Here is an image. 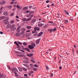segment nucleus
Listing matches in <instances>:
<instances>
[{"label": "nucleus", "mask_w": 78, "mask_h": 78, "mask_svg": "<svg viewBox=\"0 0 78 78\" xmlns=\"http://www.w3.org/2000/svg\"><path fill=\"white\" fill-rule=\"evenodd\" d=\"M10 30L12 31H15L16 30V27H15V25L13 24L10 27Z\"/></svg>", "instance_id": "nucleus-1"}, {"label": "nucleus", "mask_w": 78, "mask_h": 78, "mask_svg": "<svg viewBox=\"0 0 78 78\" xmlns=\"http://www.w3.org/2000/svg\"><path fill=\"white\" fill-rule=\"evenodd\" d=\"M12 72L13 73H14V72H16V70L18 71L16 67L15 68H13L12 69Z\"/></svg>", "instance_id": "nucleus-2"}, {"label": "nucleus", "mask_w": 78, "mask_h": 78, "mask_svg": "<svg viewBox=\"0 0 78 78\" xmlns=\"http://www.w3.org/2000/svg\"><path fill=\"white\" fill-rule=\"evenodd\" d=\"M5 75L3 74H1L0 76V78H5Z\"/></svg>", "instance_id": "nucleus-3"}, {"label": "nucleus", "mask_w": 78, "mask_h": 78, "mask_svg": "<svg viewBox=\"0 0 78 78\" xmlns=\"http://www.w3.org/2000/svg\"><path fill=\"white\" fill-rule=\"evenodd\" d=\"M41 39H37L36 41V44H39V42H40V40Z\"/></svg>", "instance_id": "nucleus-4"}, {"label": "nucleus", "mask_w": 78, "mask_h": 78, "mask_svg": "<svg viewBox=\"0 0 78 78\" xmlns=\"http://www.w3.org/2000/svg\"><path fill=\"white\" fill-rule=\"evenodd\" d=\"M6 19V16H2L0 17V20H3V19Z\"/></svg>", "instance_id": "nucleus-5"}, {"label": "nucleus", "mask_w": 78, "mask_h": 78, "mask_svg": "<svg viewBox=\"0 0 78 78\" xmlns=\"http://www.w3.org/2000/svg\"><path fill=\"white\" fill-rule=\"evenodd\" d=\"M6 3V2L5 1H2L0 2V4L1 5H4V4H5Z\"/></svg>", "instance_id": "nucleus-6"}, {"label": "nucleus", "mask_w": 78, "mask_h": 78, "mask_svg": "<svg viewBox=\"0 0 78 78\" xmlns=\"http://www.w3.org/2000/svg\"><path fill=\"white\" fill-rule=\"evenodd\" d=\"M17 56H19V57H25L26 56V55H17Z\"/></svg>", "instance_id": "nucleus-7"}, {"label": "nucleus", "mask_w": 78, "mask_h": 78, "mask_svg": "<svg viewBox=\"0 0 78 78\" xmlns=\"http://www.w3.org/2000/svg\"><path fill=\"white\" fill-rule=\"evenodd\" d=\"M25 27H26L28 29V30H30L31 28H32V27L31 26H25Z\"/></svg>", "instance_id": "nucleus-8"}, {"label": "nucleus", "mask_w": 78, "mask_h": 78, "mask_svg": "<svg viewBox=\"0 0 78 78\" xmlns=\"http://www.w3.org/2000/svg\"><path fill=\"white\" fill-rule=\"evenodd\" d=\"M27 55L29 57H31V56H33L34 54H33L30 53L29 54H27Z\"/></svg>", "instance_id": "nucleus-9"}, {"label": "nucleus", "mask_w": 78, "mask_h": 78, "mask_svg": "<svg viewBox=\"0 0 78 78\" xmlns=\"http://www.w3.org/2000/svg\"><path fill=\"white\" fill-rule=\"evenodd\" d=\"M21 34L20 33H17L16 34V36L17 37H19L20 36Z\"/></svg>", "instance_id": "nucleus-10"}, {"label": "nucleus", "mask_w": 78, "mask_h": 78, "mask_svg": "<svg viewBox=\"0 0 78 78\" xmlns=\"http://www.w3.org/2000/svg\"><path fill=\"white\" fill-rule=\"evenodd\" d=\"M28 48H29L30 49H33L34 47L32 46L31 45H29L28 46Z\"/></svg>", "instance_id": "nucleus-11"}, {"label": "nucleus", "mask_w": 78, "mask_h": 78, "mask_svg": "<svg viewBox=\"0 0 78 78\" xmlns=\"http://www.w3.org/2000/svg\"><path fill=\"white\" fill-rule=\"evenodd\" d=\"M23 62L24 63H25L26 64H28L29 63V61L27 60H23Z\"/></svg>", "instance_id": "nucleus-12"}, {"label": "nucleus", "mask_w": 78, "mask_h": 78, "mask_svg": "<svg viewBox=\"0 0 78 78\" xmlns=\"http://www.w3.org/2000/svg\"><path fill=\"white\" fill-rule=\"evenodd\" d=\"M3 14L4 16H7L8 14V13L7 12H3Z\"/></svg>", "instance_id": "nucleus-13"}, {"label": "nucleus", "mask_w": 78, "mask_h": 78, "mask_svg": "<svg viewBox=\"0 0 78 78\" xmlns=\"http://www.w3.org/2000/svg\"><path fill=\"white\" fill-rule=\"evenodd\" d=\"M7 8H9V9H11V8H12V5H8L7 6Z\"/></svg>", "instance_id": "nucleus-14"}, {"label": "nucleus", "mask_w": 78, "mask_h": 78, "mask_svg": "<svg viewBox=\"0 0 78 78\" xmlns=\"http://www.w3.org/2000/svg\"><path fill=\"white\" fill-rule=\"evenodd\" d=\"M28 9V8L27 7H25L22 9L23 11H25V10H27Z\"/></svg>", "instance_id": "nucleus-15"}, {"label": "nucleus", "mask_w": 78, "mask_h": 78, "mask_svg": "<svg viewBox=\"0 0 78 78\" xmlns=\"http://www.w3.org/2000/svg\"><path fill=\"white\" fill-rule=\"evenodd\" d=\"M64 23H67L68 22H69V21L68 20H64Z\"/></svg>", "instance_id": "nucleus-16"}, {"label": "nucleus", "mask_w": 78, "mask_h": 78, "mask_svg": "<svg viewBox=\"0 0 78 78\" xmlns=\"http://www.w3.org/2000/svg\"><path fill=\"white\" fill-rule=\"evenodd\" d=\"M25 50H27V51H28V52H29V53H31V51H30L29 50V48H26L25 49Z\"/></svg>", "instance_id": "nucleus-17"}, {"label": "nucleus", "mask_w": 78, "mask_h": 78, "mask_svg": "<svg viewBox=\"0 0 78 78\" xmlns=\"http://www.w3.org/2000/svg\"><path fill=\"white\" fill-rule=\"evenodd\" d=\"M31 45L33 47H35V46H36V44L34 43H33L31 44Z\"/></svg>", "instance_id": "nucleus-18"}, {"label": "nucleus", "mask_w": 78, "mask_h": 78, "mask_svg": "<svg viewBox=\"0 0 78 78\" xmlns=\"http://www.w3.org/2000/svg\"><path fill=\"white\" fill-rule=\"evenodd\" d=\"M53 29H48V31H50V32H51V33L53 31Z\"/></svg>", "instance_id": "nucleus-19"}, {"label": "nucleus", "mask_w": 78, "mask_h": 78, "mask_svg": "<svg viewBox=\"0 0 78 78\" xmlns=\"http://www.w3.org/2000/svg\"><path fill=\"white\" fill-rule=\"evenodd\" d=\"M36 21V20L35 19H33L31 21V22L32 23H34V22Z\"/></svg>", "instance_id": "nucleus-20"}, {"label": "nucleus", "mask_w": 78, "mask_h": 78, "mask_svg": "<svg viewBox=\"0 0 78 78\" xmlns=\"http://www.w3.org/2000/svg\"><path fill=\"white\" fill-rule=\"evenodd\" d=\"M43 34V32H40L39 34L38 35V36H42V35Z\"/></svg>", "instance_id": "nucleus-21"}, {"label": "nucleus", "mask_w": 78, "mask_h": 78, "mask_svg": "<svg viewBox=\"0 0 78 78\" xmlns=\"http://www.w3.org/2000/svg\"><path fill=\"white\" fill-rule=\"evenodd\" d=\"M11 27V25L10 24H8L7 25V26L6 28L8 29L9 28Z\"/></svg>", "instance_id": "nucleus-22"}, {"label": "nucleus", "mask_w": 78, "mask_h": 78, "mask_svg": "<svg viewBox=\"0 0 78 78\" xmlns=\"http://www.w3.org/2000/svg\"><path fill=\"white\" fill-rule=\"evenodd\" d=\"M65 13L67 15H69V12H67L66 10H64Z\"/></svg>", "instance_id": "nucleus-23"}, {"label": "nucleus", "mask_w": 78, "mask_h": 78, "mask_svg": "<svg viewBox=\"0 0 78 78\" xmlns=\"http://www.w3.org/2000/svg\"><path fill=\"white\" fill-rule=\"evenodd\" d=\"M38 27H41L43 26V24L41 23H39L38 25Z\"/></svg>", "instance_id": "nucleus-24"}, {"label": "nucleus", "mask_w": 78, "mask_h": 78, "mask_svg": "<svg viewBox=\"0 0 78 78\" xmlns=\"http://www.w3.org/2000/svg\"><path fill=\"white\" fill-rule=\"evenodd\" d=\"M23 69L24 71H25V72H27V69L24 67H23Z\"/></svg>", "instance_id": "nucleus-25"}, {"label": "nucleus", "mask_w": 78, "mask_h": 78, "mask_svg": "<svg viewBox=\"0 0 78 78\" xmlns=\"http://www.w3.org/2000/svg\"><path fill=\"white\" fill-rule=\"evenodd\" d=\"M20 30H21V31H24L26 30V29L24 28H22L20 29Z\"/></svg>", "instance_id": "nucleus-26"}, {"label": "nucleus", "mask_w": 78, "mask_h": 78, "mask_svg": "<svg viewBox=\"0 0 78 78\" xmlns=\"http://www.w3.org/2000/svg\"><path fill=\"white\" fill-rule=\"evenodd\" d=\"M18 69L20 72H22V69L20 67H18Z\"/></svg>", "instance_id": "nucleus-27"}, {"label": "nucleus", "mask_w": 78, "mask_h": 78, "mask_svg": "<svg viewBox=\"0 0 78 78\" xmlns=\"http://www.w3.org/2000/svg\"><path fill=\"white\" fill-rule=\"evenodd\" d=\"M23 65L25 66V67H28V66H29L27 64H23Z\"/></svg>", "instance_id": "nucleus-28"}, {"label": "nucleus", "mask_w": 78, "mask_h": 78, "mask_svg": "<svg viewBox=\"0 0 78 78\" xmlns=\"http://www.w3.org/2000/svg\"><path fill=\"white\" fill-rule=\"evenodd\" d=\"M33 70L34 71H37V69L35 68H33Z\"/></svg>", "instance_id": "nucleus-29"}, {"label": "nucleus", "mask_w": 78, "mask_h": 78, "mask_svg": "<svg viewBox=\"0 0 78 78\" xmlns=\"http://www.w3.org/2000/svg\"><path fill=\"white\" fill-rule=\"evenodd\" d=\"M14 73L16 76H17V77H18L19 76H18V74H17V73L16 72H15Z\"/></svg>", "instance_id": "nucleus-30"}, {"label": "nucleus", "mask_w": 78, "mask_h": 78, "mask_svg": "<svg viewBox=\"0 0 78 78\" xmlns=\"http://www.w3.org/2000/svg\"><path fill=\"white\" fill-rule=\"evenodd\" d=\"M22 21H27V19L26 18H23L22 19Z\"/></svg>", "instance_id": "nucleus-31"}, {"label": "nucleus", "mask_w": 78, "mask_h": 78, "mask_svg": "<svg viewBox=\"0 0 78 78\" xmlns=\"http://www.w3.org/2000/svg\"><path fill=\"white\" fill-rule=\"evenodd\" d=\"M24 33H25V32L24 31H22L21 32V33H20V34H21V35H22Z\"/></svg>", "instance_id": "nucleus-32"}, {"label": "nucleus", "mask_w": 78, "mask_h": 78, "mask_svg": "<svg viewBox=\"0 0 78 78\" xmlns=\"http://www.w3.org/2000/svg\"><path fill=\"white\" fill-rule=\"evenodd\" d=\"M48 27V24H46L44 25V28H47V27Z\"/></svg>", "instance_id": "nucleus-33"}, {"label": "nucleus", "mask_w": 78, "mask_h": 78, "mask_svg": "<svg viewBox=\"0 0 78 78\" xmlns=\"http://www.w3.org/2000/svg\"><path fill=\"white\" fill-rule=\"evenodd\" d=\"M14 21L13 20H12L10 22V23H14Z\"/></svg>", "instance_id": "nucleus-34"}, {"label": "nucleus", "mask_w": 78, "mask_h": 78, "mask_svg": "<svg viewBox=\"0 0 78 78\" xmlns=\"http://www.w3.org/2000/svg\"><path fill=\"white\" fill-rule=\"evenodd\" d=\"M31 20V18H29L26 20V21H29Z\"/></svg>", "instance_id": "nucleus-35"}, {"label": "nucleus", "mask_w": 78, "mask_h": 78, "mask_svg": "<svg viewBox=\"0 0 78 78\" xmlns=\"http://www.w3.org/2000/svg\"><path fill=\"white\" fill-rule=\"evenodd\" d=\"M31 61L33 63H35V61L34 60H33V59H31Z\"/></svg>", "instance_id": "nucleus-36"}, {"label": "nucleus", "mask_w": 78, "mask_h": 78, "mask_svg": "<svg viewBox=\"0 0 78 78\" xmlns=\"http://www.w3.org/2000/svg\"><path fill=\"white\" fill-rule=\"evenodd\" d=\"M23 44L24 45H26L27 44V43L25 42H24L23 43Z\"/></svg>", "instance_id": "nucleus-37"}, {"label": "nucleus", "mask_w": 78, "mask_h": 78, "mask_svg": "<svg viewBox=\"0 0 78 78\" xmlns=\"http://www.w3.org/2000/svg\"><path fill=\"white\" fill-rule=\"evenodd\" d=\"M30 66L31 67V68H33V65L32 64H30Z\"/></svg>", "instance_id": "nucleus-38"}, {"label": "nucleus", "mask_w": 78, "mask_h": 78, "mask_svg": "<svg viewBox=\"0 0 78 78\" xmlns=\"http://www.w3.org/2000/svg\"><path fill=\"white\" fill-rule=\"evenodd\" d=\"M57 14L58 16H57V17H60V16H59V13H57Z\"/></svg>", "instance_id": "nucleus-39"}, {"label": "nucleus", "mask_w": 78, "mask_h": 78, "mask_svg": "<svg viewBox=\"0 0 78 78\" xmlns=\"http://www.w3.org/2000/svg\"><path fill=\"white\" fill-rule=\"evenodd\" d=\"M21 28V26H20L17 28V30H19Z\"/></svg>", "instance_id": "nucleus-40"}, {"label": "nucleus", "mask_w": 78, "mask_h": 78, "mask_svg": "<svg viewBox=\"0 0 78 78\" xmlns=\"http://www.w3.org/2000/svg\"><path fill=\"white\" fill-rule=\"evenodd\" d=\"M34 31H36V29H37V27H34Z\"/></svg>", "instance_id": "nucleus-41"}, {"label": "nucleus", "mask_w": 78, "mask_h": 78, "mask_svg": "<svg viewBox=\"0 0 78 78\" xmlns=\"http://www.w3.org/2000/svg\"><path fill=\"white\" fill-rule=\"evenodd\" d=\"M16 6L17 8H18V9H19V8H20V6L19 5H16Z\"/></svg>", "instance_id": "nucleus-42"}, {"label": "nucleus", "mask_w": 78, "mask_h": 78, "mask_svg": "<svg viewBox=\"0 0 78 78\" xmlns=\"http://www.w3.org/2000/svg\"><path fill=\"white\" fill-rule=\"evenodd\" d=\"M30 73L32 74V73H34V71H30Z\"/></svg>", "instance_id": "nucleus-43"}, {"label": "nucleus", "mask_w": 78, "mask_h": 78, "mask_svg": "<svg viewBox=\"0 0 78 78\" xmlns=\"http://www.w3.org/2000/svg\"><path fill=\"white\" fill-rule=\"evenodd\" d=\"M4 22H8V20H4Z\"/></svg>", "instance_id": "nucleus-44"}, {"label": "nucleus", "mask_w": 78, "mask_h": 78, "mask_svg": "<svg viewBox=\"0 0 78 78\" xmlns=\"http://www.w3.org/2000/svg\"><path fill=\"white\" fill-rule=\"evenodd\" d=\"M46 70H48V69H49V68H48L47 66H46Z\"/></svg>", "instance_id": "nucleus-45"}, {"label": "nucleus", "mask_w": 78, "mask_h": 78, "mask_svg": "<svg viewBox=\"0 0 78 78\" xmlns=\"http://www.w3.org/2000/svg\"><path fill=\"white\" fill-rule=\"evenodd\" d=\"M48 22L50 23H53V21H48Z\"/></svg>", "instance_id": "nucleus-46"}, {"label": "nucleus", "mask_w": 78, "mask_h": 78, "mask_svg": "<svg viewBox=\"0 0 78 78\" xmlns=\"http://www.w3.org/2000/svg\"><path fill=\"white\" fill-rule=\"evenodd\" d=\"M5 23V24H9V22H4Z\"/></svg>", "instance_id": "nucleus-47"}, {"label": "nucleus", "mask_w": 78, "mask_h": 78, "mask_svg": "<svg viewBox=\"0 0 78 78\" xmlns=\"http://www.w3.org/2000/svg\"><path fill=\"white\" fill-rule=\"evenodd\" d=\"M14 13H12L11 14H10V16H14Z\"/></svg>", "instance_id": "nucleus-48"}, {"label": "nucleus", "mask_w": 78, "mask_h": 78, "mask_svg": "<svg viewBox=\"0 0 78 78\" xmlns=\"http://www.w3.org/2000/svg\"><path fill=\"white\" fill-rule=\"evenodd\" d=\"M34 66L35 67H38V66L37 65H34Z\"/></svg>", "instance_id": "nucleus-49"}, {"label": "nucleus", "mask_w": 78, "mask_h": 78, "mask_svg": "<svg viewBox=\"0 0 78 78\" xmlns=\"http://www.w3.org/2000/svg\"><path fill=\"white\" fill-rule=\"evenodd\" d=\"M56 30H57L56 28H55L54 29H53V31H56Z\"/></svg>", "instance_id": "nucleus-50"}, {"label": "nucleus", "mask_w": 78, "mask_h": 78, "mask_svg": "<svg viewBox=\"0 0 78 78\" xmlns=\"http://www.w3.org/2000/svg\"><path fill=\"white\" fill-rule=\"evenodd\" d=\"M33 8V7H32V6L31 5L29 7V9H31V8Z\"/></svg>", "instance_id": "nucleus-51"}, {"label": "nucleus", "mask_w": 78, "mask_h": 78, "mask_svg": "<svg viewBox=\"0 0 78 78\" xmlns=\"http://www.w3.org/2000/svg\"><path fill=\"white\" fill-rule=\"evenodd\" d=\"M14 2H12L10 3L11 5H12V4H14Z\"/></svg>", "instance_id": "nucleus-52"}, {"label": "nucleus", "mask_w": 78, "mask_h": 78, "mask_svg": "<svg viewBox=\"0 0 78 78\" xmlns=\"http://www.w3.org/2000/svg\"><path fill=\"white\" fill-rule=\"evenodd\" d=\"M16 45H17L18 47H19V44H18V43H16Z\"/></svg>", "instance_id": "nucleus-53"}, {"label": "nucleus", "mask_w": 78, "mask_h": 78, "mask_svg": "<svg viewBox=\"0 0 78 78\" xmlns=\"http://www.w3.org/2000/svg\"><path fill=\"white\" fill-rule=\"evenodd\" d=\"M17 32L20 33V30H17Z\"/></svg>", "instance_id": "nucleus-54"}, {"label": "nucleus", "mask_w": 78, "mask_h": 78, "mask_svg": "<svg viewBox=\"0 0 78 78\" xmlns=\"http://www.w3.org/2000/svg\"><path fill=\"white\" fill-rule=\"evenodd\" d=\"M50 76L51 77H53V73H51L50 75Z\"/></svg>", "instance_id": "nucleus-55"}, {"label": "nucleus", "mask_w": 78, "mask_h": 78, "mask_svg": "<svg viewBox=\"0 0 78 78\" xmlns=\"http://www.w3.org/2000/svg\"><path fill=\"white\" fill-rule=\"evenodd\" d=\"M3 7H2L1 9H0V11H2V10H3Z\"/></svg>", "instance_id": "nucleus-56"}, {"label": "nucleus", "mask_w": 78, "mask_h": 78, "mask_svg": "<svg viewBox=\"0 0 78 78\" xmlns=\"http://www.w3.org/2000/svg\"><path fill=\"white\" fill-rule=\"evenodd\" d=\"M46 3H49V0H47L46 1Z\"/></svg>", "instance_id": "nucleus-57"}, {"label": "nucleus", "mask_w": 78, "mask_h": 78, "mask_svg": "<svg viewBox=\"0 0 78 78\" xmlns=\"http://www.w3.org/2000/svg\"><path fill=\"white\" fill-rule=\"evenodd\" d=\"M7 67H8L9 69H10V70H11V67H10V66H7Z\"/></svg>", "instance_id": "nucleus-58"}, {"label": "nucleus", "mask_w": 78, "mask_h": 78, "mask_svg": "<svg viewBox=\"0 0 78 78\" xmlns=\"http://www.w3.org/2000/svg\"><path fill=\"white\" fill-rule=\"evenodd\" d=\"M30 30H27L26 31V32H27V33H29V32H30Z\"/></svg>", "instance_id": "nucleus-59"}, {"label": "nucleus", "mask_w": 78, "mask_h": 78, "mask_svg": "<svg viewBox=\"0 0 78 78\" xmlns=\"http://www.w3.org/2000/svg\"><path fill=\"white\" fill-rule=\"evenodd\" d=\"M37 31H39L40 30L39 28L38 27V28L37 27V29H36Z\"/></svg>", "instance_id": "nucleus-60"}, {"label": "nucleus", "mask_w": 78, "mask_h": 78, "mask_svg": "<svg viewBox=\"0 0 78 78\" xmlns=\"http://www.w3.org/2000/svg\"><path fill=\"white\" fill-rule=\"evenodd\" d=\"M27 67V69L28 70H30V67H29V66H28V67Z\"/></svg>", "instance_id": "nucleus-61"}, {"label": "nucleus", "mask_w": 78, "mask_h": 78, "mask_svg": "<svg viewBox=\"0 0 78 78\" xmlns=\"http://www.w3.org/2000/svg\"><path fill=\"white\" fill-rule=\"evenodd\" d=\"M25 59H26V60H28L29 59H28V58H27V57H26V58H25Z\"/></svg>", "instance_id": "nucleus-62"}, {"label": "nucleus", "mask_w": 78, "mask_h": 78, "mask_svg": "<svg viewBox=\"0 0 78 78\" xmlns=\"http://www.w3.org/2000/svg\"><path fill=\"white\" fill-rule=\"evenodd\" d=\"M24 76H28V74H25L24 75Z\"/></svg>", "instance_id": "nucleus-63"}, {"label": "nucleus", "mask_w": 78, "mask_h": 78, "mask_svg": "<svg viewBox=\"0 0 78 78\" xmlns=\"http://www.w3.org/2000/svg\"><path fill=\"white\" fill-rule=\"evenodd\" d=\"M6 19H7V20H9V17H6Z\"/></svg>", "instance_id": "nucleus-64"}]
</instances>
